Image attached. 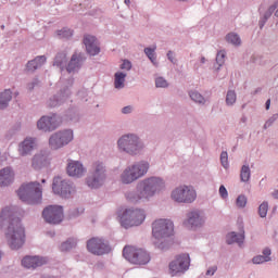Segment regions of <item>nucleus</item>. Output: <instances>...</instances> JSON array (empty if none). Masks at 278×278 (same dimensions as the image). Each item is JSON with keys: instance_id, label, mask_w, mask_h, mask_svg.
Masks as SVG:
<instances>
[{"instance_id": "obj_9", "label": "nucleus", "mask_w": 278, "mask_h": 278, "mask_svg": "<svg viewBox=\"0 0 278 278\" xmlns=\"http://www.w3.org/2000/svg\"><path fill=\"white\" fill-rule=\"evenodd\" d=\"M117 146H119V149L122 151L130 154L136 155L139 153V151L142 149V144L136 135H124L122 138H119V141H117Z\"/></svg>"}, {"instance_id": "obj_58", "label": "nucleus", "mask_w": 278, "mask_h": 278, "mask_svg": "<svg viewBox=\"0 0 278 278\" xmlns=\"http://www.w3.org/2000/svg\"><path fill=\"white\" fill-rule=\"evenodd\" d=\"M157 248L162 249V247L157 245Z\"/></svg>"}, {"instance_id": "obj_22", "label": "nucleus", "mask_w": 278, "mask_h": 278, "mask_svg": "<svg viewBox=\"0 0 278 278\" xmlns=\"http://www.w3.org/2000/svg\"><path fill=\"white\" fill-rule=\"evenodd\" d=\"M14 180V172L10 167L0 169V187H7Z\"/></svg>"}, {"instance_id": "obj_17", "label": "nucleus", "mask_w": 278, "mask_h": 278, "mask_svg": "<svg viewBox=\"0 0 278 278\" xmlns=\"http://www.w3.org/2000/svg\"><path fill=\"white\" fill-rule=\"evenodd\" d=\"M67 175L71 177L80 178L86 174V168L79 161L70 160L67 167Z\"/></svg>"}, {"instance_id": "obj_4", "label": "nucleus", "mask_w": 278, "mask_h": 278, "mask_svg": "<svg viewBox=\"0 0 278 278\" xmlns=\"http://www.w3.org/2000/svg\"><path fill=\"white\" fill-rule=\"evenodd\" d=\"M17 195L25 203H37L42 198V189L38 181H30L20 187Z\"/></svg>"}, {"instance_id": "obj_52", "label": "nucleus", "mask_w": 278, "mask_h": 278, "mask_svg": "<svg viewBox=\"0 0 278 278\" xmlns=\"http://www.w3.org/2000/svg\"><path fill=\"white\" fill-rule=\"evenodd\" d=\"M201 63H202V64H205V58H202V59H201Z\"/></svg>"}, {"instance_id": "obj_3", "label": "nucleus", "mask_w": 278, "mask_h": 278, "mask_svg": "<svg viewBox=\"0 0 278 278\" xmlns=\"http://www.w3.org/2000/svg\"><path fill=\"white\" fill-rule=\"evenodd\" d=\"M149 168L150 164L147 161L137 162L132 165H129L124 169V172H122V184L129 185L137 181L148 174Z\"/></svg>"}, {"instance_id": "obj_36", "label": "nucleus", "mask_w": 278, "mask_h": 278, "mask_svg": "<svg viewBox=\"0 0 278 278\" xmlns=\"http://www.w3.org/2000/svg\"><path fill=\"white\" fill-rule=\"evenodd\" d=\"M258 214L262 218H265L266 215L268 214V202H263L258 206Z\"/></svg>"}, {"instance_id": "obj_28", "label": "nucleus", "mask_w": 278, "mask_h": 278, "mask_svg": "<svg viewBox=\"0 0 278 278\" xmlns=\"http://www.w3.org/2000/svg\"><path fill=\"white\" fill-rule=\"evenodd\" d=\"M79 66H80V56H78L77 54H74L67 66V72L73 73V71H76V68H79Z\"/></svg>"}, {"instance_id": "obj_26", "label": "nucleus", "mask_w": 278, "mask_h": 278, "mask_svg": "<svg viewBox=\"0 0 278 278\" xmlns=\"http://www.w3.org/2000/svg\"><path fill=\"white\" fill-rule=\"evenodd\" d=\"M244 239H245V236L243 233L237 235L236 232H231L227 235L226 242L228 244H232V243L242 244L244 242Z\"/></svg>"}, {"instance_id": "obj_18", "label": "nucleus", "mask_w": 278, "mask_h": 278, "mask_svg": "<svg viewBox=\"0 0 278 278\" xmlns=\"http://www.w3.org/2000/svg\"><path fill=\"white\" fill-rule=\"evenodd\" d=\"M37 148V142L34 138H25L18 146L21 156L29 155Z\"/></svg>"}, {"instance_id": "obj_57", "label": "nucleus", "mask_w": 278, "mask_h": 278, "mask_svg": "<svg viewBox=\"0 0 278 278\" xmlns=\"http://www.w3.org/2000/svg\"><path fill=\"white\" fill-rule=\"evenodd\" d=\"M157 248L162 249V247L157 245Z\"/></svg>"}, {"instance_id": "obj_59", "label": "nucleus", "mask_w": 278, "mask_h": 278, "mask_svg": "<svg viewBox=\"0 0 278 278\" xmlns=\"http://www.w3.org/2000/svg\"><path fill=\"white\" fill-rule=\"evenodd\" d=\"M0 260H1V252H0Z\"/></svg>"}, {"instance_id": "obj_46", "label": "nucleus", "mask_w": 278, "mask_h": 278, "mask_svg": "<svg viewBox=\"0 0 278 278\" xmlns=\"http://www.w3.org/2000/svg\"><path fill=\"white\" fill-rule=\"evenodd\" d=\"M131 111H132V108L130 105L124 106V109H122L123 114H130Z\"/></svg>"}, {"instance_id": "obj_54", "label": "nucleus", "mask_w": 278, "mask_h": 278, "mask_svg": "<svg viewBox=\"0 0 278 278\" xmlns=\"http://www.w3.org/2000/svg\"><path fill=\"white\" fill-rule=\"evenodd\" d=\"M41 182H42V184H46V179H41Z\"/></svg>"}, {"instance_id": "obj_25", "label": "nucleus", "mask_w": 278, "mask_h": 278, "mask_svg": "<svg viewBox=\"0 0 278 278\" xmlns=\"http://www.w3.org/2000/svg\"><path fill=\"white\" fill-rule=\"evenodd\" d=\"M11 100L12 91L10 89H5L0 92V110L5 109Z\"/></svg>"}, {"instance_id": "obj_38", "label": "nucleus", "mask_w": 278, "mask_h": 278, "mask_svg": "<svg viewBox=\"0 0 278 278\" xmlns=\"http://www.w3.org/2000/svg\"><path fill=\"white\" fill-rule=\"evenodd\" d=\"M220 163H222L224 168H228L229 167L228 152L227 151H223L220 153Z\"/></svg>"}, {"instance_id": "obj_8", "label": "nucleus", "mask_w": 278, "mask_h": 278, "mask_svg": "<svg viewBox=\"0 0 278 278\" xmlns=\"http://www.w3.org/2000/svg\"><path fill=\"white\" fill-rule=\"evenodd\" d=\"M170 198L177 203H192L197 199V191L191 186L182 185L172 191Z\"/></svg>"}, {"instance_id": "obj_55", "label": "nucleus", "mask_w": 278, "mask_h": 278, "mask_svg": "<svg viewBox=\"0 0 278 278\" xmlns=\"http://www.w3.org/2000/svg\"><path fill=\"white\" fill-rule=\"evenodd\" d=\"M177 1L185 2V1H188V0H177Z\"/></svg>"}, {"instance_id": "obj_24", "label": "nucleus", "mask_w": 278, "mask_h": 278, "mask_svg": "<svg viewBox=\"0 0 278 278\" xmlns=\"http://www.w3.org/2000/svg\"><path fill=\"white\" fill-rule=\"evenodd\" d=\"M45 62H47V58L45 55L37 56L35 60L27 63V71H37V68H40Z\"/></svg>"}, {"instance_id": "obj_41", "label": "nucleus", "mask_w": 278, "mask_h": 278, "mask_svg": "<svg viewBox=\"0 0 278 278\" xmlns=\"http://www.w3.org/2000/svg\"><path fill=\"white\" fill-rule=\"evenodd\" d=\"M269 261H270V257H268V256H263V255L255 256V257H253V260H252L253 264H263V263L269 262Z\"/></svg>"}, {"instance_id": "obj_45", "label": "nucleus", "mask_w": 278, "mask_h": 278, "mask_svg": "<svg viewBox=\"0 0 278 278\" xmlns=\"http://www.w3.org/2000/svg\"><path fill=\"white\" fill-rule=\"evenodd\" d=\"M217 269H218L217 266H213V267H211V268H208V269L206 270V275H207V276H214L215 273L217 271Z\"/></svg>"}, {"instance_id": "obj_21", "label": "nucleus", "mask_w": 278, "mask_h": 278, "mask_svg": "<svg viewBox=\"0 0 278 278\" xmlns=\"http://www.w3.org/2000/svg\"><path fill=\"white\" fill-rule=\"evenodd\" d=\"M48 164H49L48 156L42 152L36 153L31 160V167L35 170H39V169L48 166Z\"/></svg>"}, {"instance_id": "obj_6", "label": "nucleus", "mask_w": 278, "mask_h": 278, "mask_svg": "<svg viewBox=\"0 0 278 278\" xmlns=\"http://www.w3.org/2000/svg\"><path fill=\"white\" fill-rule=\"evenodd\" d=\"M124 258L135 265H147L151 261V255L144 249L132 245L124 247Z\"/></svg>"}, {"instance_id": "obj_13", "label": "nucleus", "mask_w": 278, "mask_h": 278, "mask_svg": "<svg viewBox=\"0 0 278 278\" xmlns=\"http://www.w3.org/2000/svg\"><path fill=\"white\" fill-rule=\"evenodd\" d=\"M42 216L47 223L58 225L63 220V208L56 205L47 206L42 212Z\"/></svg>"}, {"instance_id": "obj_20", "label": "nucleus", "mask_w": 278, "mask_h": 278, "mask_svg": "<svg viewBox=\"0 0 278 278\" xmlns=\"http://www.w3.org/2000/svg\"><path fill=\"white\" fill-rule=\"evenodd\" d=\"M48 263V260L40 256H26L22 260V265L26 268H37Z\"/></svg>"}, {"instance_id": "obj_27", "label": "nucleus", "mask_w": 278, "mask_h": 278, "mask_svg": "<svg viewBox=\"0 0 278 278\" xmlns=\"http://www.w3.org/2000/svg\"><path fill=\"white\" fill-rule=\"evenodd\" d=\"M127 74L123 72H117L115 74V88L116 89H123L125 87V78Z\"/></svg>"}, {"instance_id": "obj_11", "label": "nucleus", "mask_w": 278, "mask_h": 278, "mask_svg": "<svg viewBox=\"0 0 278 278\" xmlns=\"http://www.w3.org/2000/svg\"><path fill=\"white\" fill-rule=\"evenodd\" d=\"M189 266H190V256L188 254L178 255L168 265L169 274L170 276L184 274L189 269Z\"/></svg>"}, {"instance_id": "obj_49", "label": "nucleus", "mask_w": 278, "mask_h": 278, "mask_svg": "<svg viewBox=\"0 0 278 278\" xmlns=\"http://www.w3.org/2000/svg\"><path fill=\"white\" fill-rule=\"evenodd\" d=\"M266 110H267V111L270 110V99H268V100L266 101Z\"/></svg>"}, {"instance_id": "obj_29", "label": "nucleus", "mask_w": 278, "mask_h": 278, "mask_svg": "<svg viewBox=\"0 0 278 278\" xmlns=\"http://www.w3.org/2000/svg\"><path fill=\"white\" fill-rule=\"evenodd\" d=\"M240 179L243 182H248L251 179V168L249 165H243L240 172Z\"/></svg>"}, {"instance_id": "obj_44", "label": "nucleus", "mask_w": 278, "mask_h": 278, "mask_svg": "<svg viewBox=\"0 0 278 278\" xmlns=\"http://www.w3.org/2000/svg\"><path fill=\"white\" fill-rule=\"evenodd\" d=\"M119 68H122V71H130V68H131V62H129V61H124V63H122V65L119 66Z\"/></svg>"}, {"instance_id": "obj_35", "label": "nucleus", "mask_w": 278, "mask_h": 278, "mask_svg": "<svg viewBox=\"0 0 278 278\" xmlns=\"http://www.w3.org/2000/svg\"><path fill=\"white\" fill-rule=\"evenodd\" d=\"M66 62V54L64 52L59 53L55 58L54 65L62 68L63 64Z\"/></svg>"}, {"instance_id": "obj_2", "label": "nucleus", "mask_w": 278, "mask_h": 278, "mask_svg": "<svg viewBox=\"0 0 278 278\" xmlns=\"http://www.w3.org/2000/svg\"><path fill=\"white\" fill-rule=\"evenodd\" d=\"M164 188L165 181L161 177H149L137 185L136 191H128L126 200L130 203H140L149 200Z\"/></svg>"}, {"instance_id": "obj_12", "label": "nucleus", "mask_w": 278, "mask_h": 278, "mask_svg": "<svg viewBox=\"0 0 278 278\" xmlns=\"http://www.w3.org/2000/svg\"><path fill=\"white\" fill-rule=\"evenodd\" d=\"M61 124H62L61 117L56 114H52L51 116H42L37 122V128L45 132H51L58 129Z\"/></svg>"}, {"instance_id": "obj_7", "label": "nucleus", "mask_w": 278, "mask_h": 278, "mask_svg": "<svg viewBox=\"0 0 278 278\" xmlns=\"http://www.w3.org/2000/svg\"><path fill=\"white\" fill-rule=\"evenodd\" d=\"M174 236V223L169 219H156L152 223V237L164 240Z\"/></svg>"}, {"instance_id": "obj_1", "label": "nucleus", "mask_w": 278, "mask_h": 278, "mask_svg": "<svg viewBox=\"0 0 278 278\" xmlns=\"http://www.w3.org/2000/svg\"><path fill=\"white\" fill-rule=\"evenodd\" d=\"M4 225H8L5 232L8 245L12 250L21 249L25 243V230L10 206H5L0 213V228Z\"/></svg>"}, {"instance_id": "obj_37", "label": "nucleus", "mask_w": 278, "mask_h": 278, "mask_svg": "<svg viewBox=\"0 0 278 278\" xmlns=\"http://www.w3.org/2000/svg\"><path fill=\"white\" fill-rule=\"evenodd\" d=\"M226 62V52L224 50L217 52L216 55V63L218 64V66H223Z\"/></svg>"}, {"instance_id": "obj_56", "label": "nucleus", "mask_w": 278, "mask_h": 278, "mask_svg": "<svg viewBox=\"0 0 278 278\" xmlns=\"http://www.w3.org/2000/svg\"><path fill=\"white\" fill-rule=\"evenodd\" d=\"M275 15L278 16V10L276 11Z\"/></svg>"}, {"instance_id": "obj_60", "label": "nucleus", "mask_w": 278, "mask_h": 278, "mask_svg": "<svg viewBox=\"0 0 278 278\" xmlns=\"http://www.w3.org/2000/svg\"><path fill=\"white\" fill-rule=\"evenodd\" d=\"M48 278H53V277H48Z\"/></svg>"}, {"instance_id": "obj_51", "label": "nucleus", "mask_w": 278, "mask_h": 278, "mask_svg": "<svg viewBox=\"0 0 278 278\" xmlns=\"http://www.w3.org/2000/svg\"><path fill=\"white\" fill-rule=\"evenodd\" d=\"M274 197L278 199V191H275Z\"/></svg>"}, {"instance_id": "obj_23", "label": "nucleus", "mask_w": 278, "mask_h": 278, "mask_svg": "<svg viewBox=\"0 0 278 278\" xmlns=\"http://www.w3.org/2000/svg\"><path fill=\"white\" fill-rule=\"evenodd\" d=\"M201 223H202V218L199 211H191L190 213H188V218L184 223V225L187 227H197L201 225Z\"/></svg>"}, {"instance_id": "obj_47", "label": "nucleus", "mask_w": 278, "mask_h": 278, "mask_svg": "<svg viewBox=\"0 0 278 278\" xmlns=\"http://www.w3.org/2000/svg\"><path fill=\"white\" fill-rule=\"evenodd\" d=\"M167 58H168L169 62H174V53L172 51L167 52Z\"/></svg>"}, {"instance_id": "obj_50", "label": "nucleus", "mask_w": 278, "mask_h": 278, "mask_svg": "<svg viewBox=\"0 0 278 278\" xmlns=\"http://www.w3.org/2000/svg\"><path fill=\"white\" fill-rule=\"evenodd\" d=\"M124 3H126V4H130V0H124Z\"/></svg>"}, {"instance_id": "obj_40", "label": "nucleus", "mask_w": 278, "mask_h": 278, "mask_svg": "<svg viewBox=\"0 0 278 278\" xmlns=\"http://www.w3.org/2000/svg\"><path fill=\"white\" fill-rule=\"evenodd\" d=\"M237 206L238 207H245L248 204V198L245 195H239L237 198Z\"/></svg>"}, {"instance_id": "obj_33", "label": "nucleus", "mask_w": 278, "mask_h": 278, "mask_svg": "<svg viewBox=\"0 0 278 278\" xmlns=\"http://www.w3.org/2000/svg\"><path fill=\"white\" fill-rule=\"evenodd\" d=\"M237 102V93L232 90L227 92L226 103L227 105H233Z\"/></svg>"}, {"instance_id": "obj_39", "label": "nucleus", "mask_w": 278, "mask_h": 278, "mask_svg": "<svg viewBox=\"0 0 278 278\" xmlns=\"http://www.w3.org/2000/svg\"><path fill=\"white\" fill-rule=\"evenodd\" d=\"M60 38H70L73 35V31L68 28H63L58 31Z\"/></svg>"}, {"instance_id": "obj_15", "label": "nucleus", "mask_w": 278, "mask_h": 278, "mask_svg": "<svg viewBox=\"0 0 278 278\" xmlns=\"http://www.w3.org/2000/svg\"><path fill=\"white\" fill-rule=\"evenodd\" d=\"M104 178L105 175L102 163H96L93 176L87 179V185L92 189H97L103 184Z\"/></svg>"}, {"instance_id": "obj_31", "label": "nucleus", "mask_w": 278, "mask_h": 278, "mask_svg": "<svg viewBox=\"0 0 278 278\" xmlns=\"http://www.w3.org/2000/svg\"><path fill=\"white\" fill-rule=\"evenodd\" d=\"M189 96H190V99L198 104H203L205 102L204 97L197 91L190 92Z\"/></svg>"}, {"instance_id": "obj_32", "label": "nucleus", "mask_w": 278, "mask_h": 278, "mask_svg": "<svg viewBox=\"0 0 278 278\" xmlns=\"http://www.w3.org/2000/svg\"><path fill=\"white\" fill-rule=\"evenodd\" d=\"M226 40L235 46L241 45V38L237 34H228Z\"/></svg>"}, {"instance_id": "obj_19", "label": "nucleus", "mask_w": 278, "mask_h": 278, "mask_svg": "<svg viewBox=\"0 0 278 278\" xmlns=\"http://www.w3.org/2000/svg\"><path fill=\"white\" fill-rule=\"evenodd\" d=\"M84 43L89 55H98L100 53L99 42L94 36L86 35Z\"/></svg>"}, {"instance_id": "obj_42", "label": "nucleus", "mask_w": 278, "mask_h": 278, "mask_svg": "<svg viewBox=\"0 0 278 278\" xmlns=\"http://www.w3.org/2000/svg\"><path fill=\"white\" fill-rule=\"evenodd\" d=\"M168 86L167 80L163 77H159L155 79V87L156 88H166Z\"/></svg>"}, {"instance_id": "obj_34", "label": "nucleus", "mask_w": 278, "mask_h": 278, "mask_svg": "<svg viewBox=\"0 0 278 278\" xmlns=\"http://www.w3.org/2000/svg\"><path fill=\"white\" fill-rule=\"evenodd\" d=\"M77 242L72 239V240H68L66 242H64L62 245H61V251L62 252H67L70 251L71 249H73L74 247H76Z\"/></svg>"}, {"instance_id": "obj_10", "label": "nucleus", "mask_w": 278, "mask_h": 278, "mask_svg": "<svg viewBox=\"0 0 278 278\" xmlns=\"http://www.w3.org/2000/svg\"><path fill=\"white\" fill-rule=\"evenodd\" d=\"M73 131L71 129H65L54 132L49 139V144L52 150H58L64 146H67L71 141H73Z\"/></svg>"}, {"instance_id": "obj_5", "label": "nucleus", "mask_w": 278, "mask_h": 278, "mask_svg": "<svg viewBox=\"0 0 278 278\" xmlns=\"http://www.w3.org/2000/svg\"><path fill=\"white\" fill-rule=\"evenodd\" d=\"M146 218L147 213L143 208H126V211L119 215V224H122V227L128 229L142 225Z\"/></svg>"}, {"instance_id": "obj_48", "label": "nucleus", "mask_w": 278, "mask_h": 278, "mask_svg": "<svg viewBox=\"0 0 278 278\" xmlns=\"http://www.w3.org/2000/svg\"><path fill=\"white\" fill-rule=\"evenodd\" d=\"M263 254H264V256L270 257V249H268V248L264 249Z\"/></svg>"}, {"instance_id": "obj_53", "label": "nucleus", "mask_w": 278, "mask_h": 278, "mask_svg": "<svg viewBox=\"0 0 278 278\" xmlns=\"http://www.w3.org/2000/svg\"><path fill=\"white\" fill-rule=\"evenodd\" d=\"M275 9H276V8H273V7H271V8L269 9V11L273 12V11H275Z\"/></svg>"}, {"instance_id": "obj_14", "label": "nucleus", "mask_w": 278, "mask_h": 278, "mask_svg": "<svg viewBox=\"0 0 278 278\" xmlns=\"http://www.w3.org/2000/svg\"><path fill=\"white\" fill-rule=\"evenodd\" d=\"M52 190L55 194H59L62 198H68L72 193L73 188L67 180L63 179L60 176H56L53 179Z\"/></svg>"}, {"instance_id": "obj_16", "label": "nucleus", "mask_w": 278, "mask_h": 278, "mask_svg": "<svg viewBox=\"0 0 278 278\" xmlns=\"http://www.w3.org/2000/svg\"><path fill=\"white\" fill-rule=\"evenodd\" d=\"M87 249L94 255H103L110 251V247L102 239L92 238L87 242Z\"/></svg>"}, {"instance_id": "obj_43", "label": "nucleus", "mask_w": 278, "mask_h": 278, "mask_svg": "<svg viewBox=\"0 0 278 278\" xmlns=\"http://www.w3.org/2000/svg\"><path fill=\"white\" fill-rule=\"evenodd\" d=\"M219 195L223 199H227L228 198V191H227V188L224 185H220V187H219Z\"/></svg>"}, {"instance_id": "obj_30", "label": "nucleus", "mask_w": 278, "mask_h": 278, "mask_svg": "<svg viewBox=\"0 0 278 278\" xmlns=\"http://www.w3.org/2000/svg\"><path fill=\"white\" fill-rule=\"evenodd\" d=\"M155 49L156 47L146 48L144 50L147 58L152 62V64H156Z\"/></svg>"}]
</instances>
